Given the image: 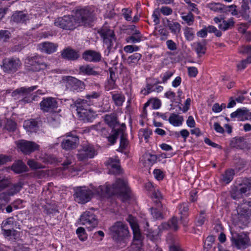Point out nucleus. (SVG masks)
<instances>
[{"label": "nucleus", "instance_id": "nucleus-1", "mask_svg": "<svg viewBox=\"0 0 251 251\" xmlns=\"http://www.w3.org/2000/svg\"><path fill=\"white\" fill-rule=\"evenodd\" d=\"M129 191L126 182L118 179L112 186L107 184L104 186H100L97 189V193L101 196L120 195L123 201H126L130 198Z\"/></svg>", "mask_w": 251, "mask_h": 251}, {"label": "nucleus", "instance_id": "nucleus-2", "mask_svg": "<svg viewBox=\"0 0 251 251\" xmlns=\"http://www.w3.org/2000/svg\"><path fill=\"white\" fill-rule=\"evenodd\" d=\"M111 237L118 244L126 245L130 237L128 226L121 221H117L109 228Z\"/></svg>", "mask_w": 251, "mask_h": 251}, {"label": "nucleus", "instance_id": "nucleus-3", "mask_svg": "<svg viewBox=\"0 0 251 251\" xmlns=\"http://www.w3.org/2000/svg\"><path fill=\"white\" fill-rule=\"evenodd\" d=\"M37 86L30 87H21L16 89L12 93V96L15 100H19L25 103L32 102L35 100V96H32V92L36 89Z\"/></svg>", "mask_w": 251, "mask_h": 251}, {"label": "nucleus", "instance_id": "nucleus-4", "mask_svg": "<svg viewBox=\"0 0 251 251\" xmlns=\"http://www.w3.org/2000/svg\"><path fill=\"white\" fill-rule=\"evenodd\" d=\"M26 67L29 71L38 72L47 68L45 63L44 58L40 55H36L28 56L25 59Z\"/></svg>", "mask_w": 251, "mask_h": 251}, {"label": "nucleus", "instance_id": "nucleus-5", "mask_svg": "<svg viewBox=\"0 0 251 251\" xmlns=\"http://www.w3.org/2000/svg\"><path fill=\"white\" fill-rule=\"evenodd\" d=\"M251 193V178H243L238 186L232 191L231 197L234 200L242 198Z\"/></svg>", "mask_w": 251, "mask_h": 251}, {"label": "nucleus", "instance_id": "nucleus-6", "mask_svg": "<svg viewBox=\"0 0 251 251\" xmlns=\"http://www.w3.org/2000/svg\"><path fill=\"white\" fill-rule=\"evenodd\" d=\"M74 198L78 203L84 204L89 201L93 196V192L86 187L79 186L74 188Z\"/></svg>", "mask_w": 251, "mask_h": 251}, {"label": "nucleus", "instance_id": "nucleus-7", "mask_svg": "<svg viewBox=\"0 0 251 251\" xmlns=\"http://www.w3.org/2000/svg\"><path fill=\"white\" fill-rule=\"evenodd\" d=\"M74 17L76 25H90L93 20L91 12L86 8L77 9Z\"/></svg>", "mask_w": 251, "mask_h": 251}, {"label": "nucleus", "instance_id": "nucleus-8", "mask_svg": "<svg viewBox=\"0 0 251 251\" xmlns=\"http://www.w3.org/2000/svg\"><path fill=\"white\" fill-rule=\"evenodd\" d=\"M97 154V151L93 145L85 143L78 150L76 157L78 161H86L88 159L93 158Z\"/></svg>", "mask_w": 251, "mask_h": 251}, {"label": "nucleus", "instance_id": "nucleus-9", "mask_svg": "<svg viewBox=\"0 0 251 251\" xmlns=\"http://www.w3.org/2000/svg\"><path fill=\"white\" fill-rule=\"evenodd\" d=\"M232 237L231 240L233 246L238 249H245L249 246L250 238L248 235L244 233L231 232Z\"/></svg>", "mask_w": 251, "mask_h": 251}, {"label": "nucleus", "instance_id": "nucleus-10", "mask_svg": "<svg viewBox=\"0 0 251 251\" xmlns=\"http://www.w3.org/2000/svg\"><path fill=\"white\" fill-rule=\"evenodd\" d=\"M54 25L66 30H73L76 26L75 17L72 15L57 18L54 21Z\"/></svg>", "mask_w": 251, "mask_h": 251}, {"label": "nucleus", "instance_id": "nucleus-11", "mask_svg": "<svg viewBox=\"0 0 251 251\" xmlns=\"http://www.w3.org/2000/svg\"><path fill=\"white\" fill-rule=\"evenodd\" d=\"M62 80L66 82V87L73 92L82 91L85 88V84L83 81L72 76H63Z\"/></svg>", "mask_w": 251, "mask_h": 251}, {"label": "nucleus", "instance_id": "nucleus-12", "mask_svg": "<svg viewBox=\"0 0 251 251\" xmlns=\"http://www.w3.org/2000/svg\"><path fill=\"white\" fill-rule=\"evenodd\" d=\"M66 139L61 143V147L63 150L69 151L75 149L79 144V137L75 132H71L66 135Z\"/></svg>", "mask_w": 251, "mask_h": 251}, {"label": "nucleus", "instance_id": "nucleus-13", "mask_svg": "<svg viewBox=\"0 0 251 251\" xmlns=\"http://www.w3.org/2000/svg\"><path fill=\"white\" fill-rule=\"evenodd\" d=\"M22 65L19 59L16 58H8L3 60L1 68L3 71L7 73L16 72Z\"/></svg>", "mask_w": 251, "mask_h": 251}, {"label": "nucleus", "instance_id": "nucleus-14", "mask_svg": "<svg viewBox=\"0 0 251 251\" xmlns=\"http://www.w3.org/2000/svg\"><path fill=\"white\" fill-rule=\"evenodd\" d=\"M79 220L81 224L85 226L89 230H91L96 227L98 224V221L96 218V215L91 211L84 212L81 215Z\"/></svg>", "mask_w": 251, "mask_h": 251}, {"label": "nucleus", "instance_id": "nucleus-15", "mask_svg": "<svg viewBox=\"0 0 251 251\" xmlns=\"http://www.w3.org/2000/svg\"><path fill=\"white\" fill-rule=\"evenodd\" d=\"M99 33L103 39L104 44L106 46L107 49L109 51L116 40L114 31L109 29L104 28L101 29L99 31Z\"/></svg>", "mask_w": 251, "mask_h": 251}, {"label": "nucleus", "instance_id": "nucleus-16", "mask_svg": "<svg viewBox=\"0 0 251 251\" xmlns=\"http://www.w3.org/2000/svg\"><path fill=\"white\" fill-rule=\"evenodd\" d=\"M57 104L55 98L52 97L45 98L40 103V109L44 113H52L57 109Z\"/></svg>", "mask_w": 251, "mask_h": 251}, {"label": "nucleus", "instance_id": "nucleus-17", "mask_svg": "<svg viewBox=\"0 0 251 251\" xmlns=\"http://www.w3.org/2000/svg\"><path fill=\"white\" fill-rule=\"evenodd\" d=\"M18 147L23 152L26 154L40 149L39 145L36 143L24 140L18 143Z\"/></svg>", "mask_w": 251, "mask_h": 251}, {"label": "nucleus", "instance_id": "nucleus-18", "mask_svg": "<svg viewBox=\"0 0 251 251\" xmlns=\"http://www.w3.org/2000/svg\"><path fill=\"white\" fill-rule=\"evenodd\" d=\"M251 216V209H248L244 206L238 213L237 225L241 228H244L250 222Z\"/></svg>", "mask_w": 251, "mask_h": 251}, {"label": "nucleus", "instance_id": "nucleus-19", "mask_svg": "<svg viewBox=\"0 0 251 251\" xmlns=\"http://www.w3.org/2000/svg\"><path fill=\"white\" fill-rule=\"evenodd\" d=\"M82 57L86 61L90 62H99L101 59V55L99 52L91 50L84 51Z\"/></svg>", "mask_w": 251, "mask_h": 251}, {"label": "nucleus", "instance_id": "nucleus-20", "mask_svg": "<svg viewBox=\"0 0 251 251\" xmlns=\"http://www.w3.org/2000/svg\"><path fill=\"white\" fill-rule=\"evenodd\" d=\"M58 45L51 42H44L38 45L39 49L41 51L48 54H50L56 51Z\"/></svg>", "mask_w": 251, "mask_h": 251}, {"label": "nucleus", "instance_id": "nucleus-21", "mask_svg": "<svg viewBox=\"0 0 251 251\" xmlns=\"http://www.w3.org/2000/svg\"><path fill=\"white\" fill-rule=\"evenodd\" d=\"M103 118L105 123L113 130L119 124L117 114L115 113L106 114Z\"/></svg>", "mask_w": 251, "mask_h": 251}, {"label": "nucleus", "instance_id": "nucleus-22", "mask_svg": "<svg viewBox=\"0 0 251 251\" xmlns=\"http://www.w3.org/2000/svg\"><path fill=\"white\" fill-rule=\"evenodd\" d=\"M62 58L69 60H76L79 57L78 51L71 48L63 50L61 53Z\"/></svg>", "mask_w": 251, "mask_h": 251}, {"label": "nucleus", "instance_id": "nucleus-23", "mask_svg": "<svg viewBox=\"0 0 251 251\" xmlns=\"http://www.w3.org/2000/svg\"><path fill=\"white\" fill-rule=\"evenodd\" d=\"M74 104L76 108L78 114L79 112L84 111L89 109V106L91 104V102L87 100L78 99L74 102Z\"/></svg>", "mask_w": 251, "mask_h": 251}, {"label": "nucleus", "instance_id": "nucleus-24", "mask_svg": "<svg viewBox=\"0 0 251 251\" xmlns=\"http://www.w3.org/2000/svg\"><path fill=\"white\" fill-rule=\"evenodd\" d=\"M230 145L233 148L243 149L247 146L246 138L241 136L233 138L231 140Z\"/></svg>", "mask_w": 251, "mask_h": 251}, {"label": "nucleus", "instance_id": "nucleus-25", "mask_svg": "<svg viewBox=\"0 0 251 251\" xmlns=\"http://www.w3.org/2000/svg\"><path fill=\"white\" fill-rule=\"evenodd\" d=\"M144 37L141 33L139 30L135 29L133 30L131 36L126 38V41L127 43L135 44L140 42L144 40Z\"/></svg>", "mask_w": 251, "mask_h": 251}, {"label": "nucleus", "instance_id": "nucleus-26", "mask_svg": "<svg viewBox=\"0 0 251 251\" xmlns=\"http://www.w3.org/2000/svg\"><path fill=\"white\" fill-rule=\"evenodd\" d=\"M179 213L181 215L180 220L183 226H185L187 224V222L183 220L184 217L188 216L189 211V205L188 203H182L178 205Z\"/></svg>", "mask_w": 251, "mask_h": 251}, {"label": "nucleus", "instance_id": "nucleus-27", "mask_svg": "<svg viewBox=\"0 0 251 251\" xmlns=\"http://www.w3.org/2000/svg\"><path fill=\"white\" fill-rule=\"evenodd\" d=\"M248 112V110L246 108H238L230 114V117L232 118H237L239 121L248 120V118L247 117L249 114Z\"/></svg>", "mask_w": 251, "mask_h": 251}, {"label": "nucleus", "instance_id": "nucleus-28", "mask_svg": "<svg viewBox=\"0 0 251 251\" xmlns=\"http://www.w3.org/2000/svg\"><path fill=\"white\" fill-rule=\"evenodd\" d=\"M79 73L87 75H98L100 74L99 72L95 71L94 68L90 65L80 66L79 67Z\"/></svg>", "mask_w": 251, "mask_h": 251}, {"label": "nucleus", "instance_id": "nucleus-29", "mask_svg": "<svg viewBox=\"0 0 251 251\" xmlns=\"http://www.w3.org/2000/svg\"><path fill=\"white\" fill-rule=\"evenodd\" d=\"M11 170L17 174H20L28 171L26 165L21 160H18L11 166Z\"/></svg>", "mask_w": 251, "mask_h": 251}, {"label": "nucleus", "instance_id": "nucleus-30", "mask_svg": "<svg viewBox=\"0 0 251 251\" xmlns=\"http://www.w3.org/2000/svg\"><path fill=\"white\" fill-rule=\"evenodd\" d=\"M11 20L17 23H23L28 20V16L23 11H16L12 15Z\"/></svg>", "mask_w": 251, "mask_h": 251}, {"label": "nucleus", "instance_id": "nucleus-31", "mask_svg": "<svg viewBox=\"0 0 251 251\" xmlns=\"http://www.w3.org/2000/svg\"><path fill=\"white\" fill-rule=\"evenodd\" d=\"M133 234V242L135 245L140 247L143 245L144 237L142 235L139 227L132 229Z\"/></svg>", "mask_w": 251, "mask_h": 251}, {"label": "nucleus", "instance_id": "nucleus-32", "mask_svg": "<svg viewBox=\"0 0 251 251\" xmlns=\"http://www.w3.org/2000/svg\"><path fill=\"white\" fill-rule=\"evenodd\" d=\"M80 120L84 122H92L94 119V117L90 109H88L84 111L79 112L78 114Z\"/></svg>", "mask_w": 251, "mask_h": 251}, {"label": "nucleus", "instance_id": "nucleus-33", "mask_svg": "<svg viewBox=\"0 0 251 251\" xmlns=\"http://www.w3.org/2000/svg\"><path fill=\"white\" fill-rule=\"evenodd\" d=\"M168 121L173 126H178L182 125L183 121V118L182 116H179L178 114L172 113L171 114Z\"/></svg>", "mask_w": 251, "mask_h": 251}, {"label": "nucleus", "instance_id": "nucleus-34", "mask_svg": "<svg viewBox=\"0 0 251 251\" xmlns=\"http://www.w3.org/2000/svg\"><path fill=\"white\" fill-rule=\"evenodd\" d=\"M112 99L114 104L117 106H121L123 105V102L125 100V96L121 93H117L113 94L111 93Z\"/></svg>", "mask_w": 251, "mask_h": 251}, {"label": "nucleus", "instance_id": "nucleus-35", "mask_svg": "<svg viewBox=\"0 0 251 251\" xmlns=\"http://www.w3.org/2000/svg\"><path fill=\"white\" fill-rule=\"evenodd\" d=\"M150 210L151 214L154 219L156 220H160L163 219V216L162 214L163 207L162 205V207L161 205H159V207H157V208H151Z\"/></svg>", "mask_w": 251, "mask_h": 251}, {"label": "nucleus", "instance_id": "nucleus-36", "mask_svg": "<svg viewBox=\"0 0 251 251\" xmlns=\"http://www.w3.org/2000/svg\"><path fill=\"white\" fill-rule=\"evenodd\" d=\"M194 45L195 50L199 56L205 54L206 49L205 41L195 43Z\"/></svg>", "mask_w": 251, "mask_h": 251}, {"label": "nucleus", "instance_id": "nucleus-37", "mask_svg": "<svg viewBox=\"0 0 251 251\" xmlns=\"http://www.w3.org/2000/svg\"><path fill=\"white\" fill-rule=\"evenodd\" d=\"M234 174V171L233 169H228L223 175L222 180L228 184L233 179Z\"/></svg>", "mask_w": 251, "mask_h": 251}, {"label": "nucleus", "instance_id": "nucleus-38", "mask_svg": "<svg viewBox=\"0 0 251 251\" xmlns=\"http://www.w3.org/2000/svg\"><path fill=\"white\" fill-rule=\"evenodd\" d=\"M105 164L108 167L115 170V172L118 173L120 169V162L119 160L109 158L105 162Z\"/></svg>", "mask_w": 251, "mask_h": 251}, {"label": "nucleus", "instance_id": "nucleus-39", "mask_svg": "<svg viewBox=\"0 0 251 251\" xmlns=\"http://www.w3.org/2000/svg\"><path fill=\"white\" fill-rule=\"evenodd\" d=\"M24 126L29 132H33L36 130L37 122L33 119L25 122Z\"/></svg>", "mask_w": 251, "mask_h": 251}, {"label": "nucleus", "instance_id": "nucleus-40", "mask_svg": "<svg viewBox=\"0 0 251 251\" xmlns=\"http://www.w3.org/2000/svg\"><path fill=\"white\" fill-rule=\"evenodd\" d=\"M234 24L235 22H234L233 18H230L227 21L223 20L222 24H220L219 27L220 29L226 31L234 27Z\"/></svg>", "mask_w": 251, "mask_h": 251}, {"label": "nucleus", "instance_id": "nucleus-41", "mask_svg": "<svg viewBox=\"0 0 251 251\" xmlns=\"http://www.w3.org/2000/svg\"><path fill=\"white\" fill-rule=\"evenodd\" d=\"M167 26L171 32L174 34L178 33L180 30V25L177 22H171L169 20H166Z\"/></svg>", "mask_w": 251, "mask_h": 251}, {"label": "nucleus", "instance_id": "nucleus-42", "mask_svg": "<svg viewBox=\"0 0 251 251\" xmlns=\"http://www.w3.org/2000/svg\"><path fill=\"white\" fill-rule=\"evenodd\" d=\"M11 36V34L9 31L6 30H0V45L8 42Z\"/></svg>", "mask_w": 251, "mask_h": 251}, {"label": "nucleus", "instance_id": "nucleus-43", "mask_svg": "<svg viewBox=\"0 0 251 251\" xmlns=\"http://www.w3.org/2000/svg\"><path fill=\"white\" fill-rule=\"evenodd\" d=\"M24 183L22 182H19L13 185L7 192L9 195L13 196L15 194L18 193L23 187Z\"/></svg>", "mask_w": 251, "mask_h": 251}, {"label": "nucleus", "instance_id": "nucleus-44", "mask_svg": "<svg viewBox=\"0 0 251 251\" xmlns=\"http://www.w3.org/2000/svg\"><path fill=\"white\" fill-rule=\"evenodd\" d=\"M121 131V129H114L112 130V133L107 136L108 141L111 145L115 143L117 139L120 132Z\"/></svg>", "mask_w": 251, "mask_h": 251}, {"label": "nucleus", "instance_id": "nucleus-45", "mask_svg": "<svg viewBox=\"0 0 251 251\" xmlns=\"http://www.w3.org/2000/svg\"><path fill=\"white\" fill-rule=\"evenodd\" d=\"M142 55L140 53H135L127 58V61L129 65H134L138 63Z\"/></svg>", "mask_w": 251, "mask_h": 251}, {"label": "nucleus", "instance_id": "nucleus-46", "mask_svg": "<svg viewBox=\"0 0 251 251\" xmlns=\"http://www.w3.org/2000/svg\"><path fill=\"white\" fill-rule=\"evenodd\" d=\"M181 18L188 25H191L194 23V17L191 12H189L186 15L183 13H182Z\"/></svg>", "mask_w": 251, "mask_h": 251}, {"label": "nucleus", "instance_id": "nucleus-47", "mask_svg": "<svg viewBox=\"0 0 251 251\" xmlns=\"http://www.w3.org/2000/svg\"><path fill=\"white\" fill-rule=\"evenodd\" d=\"M151 198L152 199H156V200L154 201V202L155 203V205L157 207H159V205L162 206L160 200L163 199V196L158 190H154L152 192Z\"/></svg>", "mask_w": 251, "mask_h": 251}, {"label": "nucleus", "instance_id": "nucleus-48", "mask_svg": "<svg viewBox=\"0 0 251 251\" xmlns=\"http://www.w3.org/2000/svg\"><path fill=\"white\" fill-rule=\"evenodd\" d=\"M27 164L32 170L42 169L44 168V166L42 164L35 161L33 159L28 160L27 162Z\"/></svg>", "mask_w": 251, "mask_h": 251}, {"label": "nucleus", "instance_id": "nucleus-49", "mask_svg": "<svg viewBox=\"0 0 251 251\" xmlns=\"http://www.w3.org/2000/svg\"><path fill=\"white\" fill-rule=\"evenodd\" d=\"M76 233L77 235L78 238L81 241H85L87 239V234L85 232V229L82 227H78L76 230Z\"/></svg>", "mask_w": 251, "mask_h": 251}, {"label": "nucleus", "instance_id": "nucleus-50", "mask_svg": "<svg viewBox=\"0 0 251 251\" xmlns=\"http://www.w3.org/2000/svg\"><path fill=\"white\" fill-rule=\"evenodd\" d=\"M170 229L174 231H176L178 229V220L176 217H173L171 219L168 221Z\"/></svg>", "mask_w": 251, "mask_h": 251}, {"label": "nucleus", "instance_id": "nucleus-51", "mask_svg": "<svg viewBox=\"0 0 251 251\" xmlns=\"http://www.w3.org/2000/svg\"><path fill=\"white\" fill-rule=\"evenodd\" d=\"M132 11L131 9L129 8H125L122 10V15L127 21H131L132 20Z\"/></svg>", "mask_w": 251, "mask_h": 251}, {"label": "nucleus", "instance_id": "nucleus-52", "mask_svg": "<svg viewBox=\"0 0 251 251\" xmlns=\"http://www.w3.org/2000/svg\"><path fill=\"white\" fill-rule=\"evenodd\" d=\"M13 217H10L3 221L1 224V228H13Z\"/></svg>", "mask_w": 251, "mask_h": 251}, {"label": "nucleus", "instance_id": "nucleus-53", "mask_svg": "<svg viewBox=\"0 0 251 251\" xmlns=\"http://www.w3.org/2000/svg\"><path fill=\"white\" fill-rule=\"evenodd\" d=\"M128 145V141L125 136L124 134L123 133L121 136L120 138V148L118 151L122 152L124 150L126 149Z\"/></svg>", "mask_w": 251, "mask_h": 251}, {"label": "nucleus", "instance_id": "nucleus-54", "mask_svg": "<svg viewBox=\"0 0 251 251\" xmlns=\"http://www.w3.org/2000/svg\"><path fill=\"white\" fill-rule=\"evenodd\" d=\"M205 211L204 210L200 212V215L197 217L196 225L197 226H201L205 222Z\"/></svg>", "mask_w": 251, "mask_h": 251}, {"label": "nucleus", "instance_id": "nucleus-55", "mask_svg": "<svg viewBox=\"0 0 251 251\" xmlns=\"http://www.w3.org/2000/svg\"><path fill=\"white\" fill-rule=\"evenodd\" d=\"M221 6L222 3H210L207 5V7L210 10L219 13H220Z\"/></svg>", "mask_w": 251, "mask_h": 251}, {"label": "nucleus", "instance_id": "nucleus-56", "mask_svg": "<svg viewBox=\"0 0 251 251\" xmlns=\"http://www.w3.org/2000/svg\"><path fill=\"white\" fill-rule=\"evenodd\" d=\"M215 238L213 236H208L204 243L203 247L204 249L208 250L209 249L211 248L212 247V243L214 242Z\"/></svg>", "mask_w": 251, "mask_h": 251}, {"label": "nucleus", "instance_id": "nucleus-57", "mask_svg": "<svg viewBox=\"0 0 251 251\" xmlns=\"http://www.w3.org/2000/svg\"><path fill=\"white\" fill-rule=\"evenodd\" d=\"M9 183V180L7 178L0 176V192L8 187Z\"/></svg>", "mask_w": 251, "mask_h": 251}, {"label": "nucleus", "instance_id": "nucleus-58", "mask_svg": "<svg viewBox=\"0 0 251 251\" xmlns=\"http://www.w3.org/2000/svg\"><path fill=\"white\" fill-rule=\"evenodd\" d=\"M16 123L13 121H8L6 124L5 128L9 131H14L16 128Z\"/></svg>", "mask_w": 251, "mask_h": 251}, {"label": "nucleus", "instance_id": "nucleus-59", "mask_svg": "<svg viewBox=\"0 0 251 251\" xmlns=\"http://www.w3.org/2000/svg\"><path fill=\"white\" fill-rule=\"evenodd\" d=\"M2 233L5 236H15L16 230L13 228H1Z\"/></svg>", "mask_w": 251, "mask_h": 251}, {"label": "nucleus", "instance_id": "nucleus-60", "mask_svg": "<svg viewBox=\"0 0 251 251\" xmlns=\"http://www.w3.org/2000/svg\"><path fill=\"white\" fill-rule=\"evenodd\" d=\"M174 73L172 71H167L161 75L162 82L163 83H166L167 80L174 75Z\"/></svg>", "mask_w": 251, "mask_h": 251}, {"label": "nucleus", "instance_id": "nucleus-61", "mask_svg": "<svg viewBox=\"0 0 251 251\" xmlns=\"http://www.w3.org/2000/svg\"><path fill=\"white\" fill-rule=\"evenodd\" d=\"M251 63V56H249L247 59L243 60L242 62L238 64L237 67L239 69H244L248 64Z\"/></svg>", "mask_w": 251, "mask_h": 251}, {"label": "nucleus", "instance_id": "nucleus-62", "mask_svg": "<svg viewBox=\"0 0 251 251\" xmlns=\"http://www.w3.org/2000/svg\"><path fill=\"white\" fill-rule=\"evenodd\" d=\"M12 160L11 156H8L4 154H0V165H2L6 164L7 162H10Z\"/></svg>", "mask_w": 251, "mask_h": 251}, {"label": "nucleus", "instance_id": "nucleus-63", "mask_svg": "<svg viewBox=\"0 0 251 251\" xmlns=\"http://www.w3.org/2000/svg\"><path fill=\"white\" fill-rule=\"evenodd\" d=\"M126 221L129 222L132 229L139 227L138 225L132 216L129 215L128 217V218L126 219Z\"/></svg>", "mask_w": 251, "mask_h": 251}, {"label": "nucleus", "instance_id": "nucleus-64", "mask_svg": "<svg viewBox=\"0 0 251 251\" xmlns=\"http://www.w3.org/2000/svg\"><path fill=\"white\" fill-rule=\"evenodd\" d=\"M185 36L186 38L188 40H192L194 37V33L192 31V29L189 27L186 28L185 30Z\"/></svg>", "mask_w": 251, "mask_h": 251}]
</instances>
